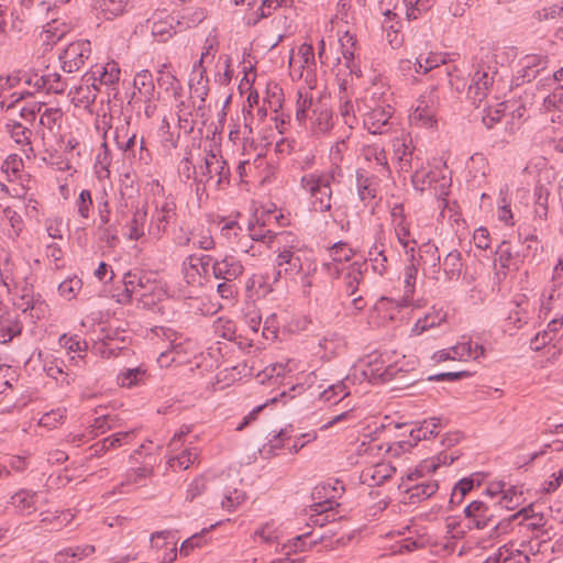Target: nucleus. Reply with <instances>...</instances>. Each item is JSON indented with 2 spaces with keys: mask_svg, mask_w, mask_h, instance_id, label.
I'll return each instance as SVG.
<instances>
[{
  "mask_svg": "<svg viewBox=\"0 0 563 563\" xmlns=\"http://www.w3.org/2000/svg\"><path fill=\"white\" fill-rule=\"evenodd\" d=\"M311 119L317 133L324 134L332 128V112L324 106L314 108Z\"/></svg>",
  "mask_w": 563,
  "mask_h": 563,
  "instance_id": "e433bc0d",
  "label": "nucleus"
},
{
  "mask_svg": "<svg viewBox=\"0 0 563 563\" xmlns=\"http://www.w3.org/2000/svg\"><path fill=\"white\" fill-rule=\"evenodd\" d=\"M294 241L295 236L292 235V239L284 240L280 245L276 246L275 280L282 277H294L301 272L311 274L317 268L314 262L305 256L302 252L294 245Z\"/></svg>",
  "mask_w": 563,
  "mask_h": 563,
  "instance_id": "f03ea898",
  "label": "nucleus"
},
{
  "mask_svg": "<svg viewBox=\"0 0 563 563\" xmlns=\"http://www.w3.org/2000/svg\"><path fill=\"white\" fill-rule=\"evenodd\" d=\"M395 157L401 172H409L412 167L413 147L411 141L406 142L405 139H395L393 142Z\"/></svg>",
  "mask_w": 563,
  "mask_h": 563,
  "instance_id": "c85d7f7f",
  "label": "nucleus"
},
{
  "mask_svg": "<svg viewBox=\"0 0 563 563\" xmlns=\"http://www.w3.org/2000/svg\"><path fill=\"white\" fill-rule=\"evenodd\" d=\"M519 240L526 246L523 256H537L538 252L542 249L538 236L533 233H523L519 231Z\"/></svg>",
  "mask_w": 563,
  "mask_h": 563,
  "instance_id": "680f3d73",
  "label": "nucleus"
},
{
  "mask_svg": "<svg viewBox=\"0 0 563 563\" xmlns=\"http://www.w3.org/2000/svg\"><path fill=\"white\" fill-rule=\"evenodd\" d=\"M463 268L462 255L457 250L446 254L442 262V269L446 280H456Z\"/></svg>",
  "mask_w": 563,
  "mask_h": 563,
  "instance_id": "473e14b6",
  "label": "nucleus"
},
{
  "mask_svg": "<svg viewBox=\"0 0 563 563\" xmlns=\"http://www.w3.org/2000/svg\"><path fill=\"white\" fill-rule=\"evenodd\" d=\"M183 23L173 15L162 18L158 15L152 21V34L158 42L168 41L174 34L177 33V27L181 30Z\"/></svg>",
  "mask_w": 563,
  "mask_h": 563,
  "instance_id": "6ab92c4d",
  "label": "nucleus"
},
{
  "mask_svg": "<svg viewBox=\"0 0 563 563\" xmlns=\"http://www.w3.org/2000/svg\"><path fill=\"white\" fill-rule=\"evenodd\" d=\"M133 86L144 101H150L153 99L155 86L151 71L141 70L137 73L134 77Z\"/></svg>",
  "mask_w": 563,
  "mask_h": 563,
  "instance_id": "2f4dec72",
  "label": "nucleus"
},
{
  "mask_svg": "<svg viewBox=\"0 0 563 563\" xmlns=\"http://www.w3.org/2000/svg\"><path fill=\"white\" fill-rule=\"evenodd\" d=\"M396 472V468L389 463H377L365 467L360 475L362 484L369 487H375L384 484Z\"/></svg>",
  "mask_w": 563,
  "mask_h": 563,
  "instance_id": "f3484780",
  "label": "nucleus"
},
{
  "mask_svg": "<svg viewBox=\"0 0 563 563\" xmlns=\"http://www.w3.org/2000/svg\"><path fill=\"white\" fill-rule=\"evenodd\" d=\"M76 207L80 217H82L84 219L89 218L90 210L92 207V198L91 192L89 190L84 189L80 191L76 200Z\"/></svg>",
  "mask_w": 563,
  "mask_h": 563,
  "instance_id": "69168bd1",
  "label": "nucleus"
},
{
  "mask_svg": "<svg viewBox=\"0 0 563 563\" xmlns=\"http://www.w3.org/2000/svg\"><path fill=\"white\" fill-rule=\"evenodd\" d=\"M184 277L189 285H201L205 275L197 263L190 262V255L183 265Z\"/></svg>",
  "mask_w": 563,
  "mask_h": 563,
  "instance_id": "49530a36",
  "label": "nucleus"
},
{
  "mask_svg": "<svg viewBox=\"0 0 563 563\" xmlns=\"http://www.w3.org/2000/svg\"><path fill=\"white\" fill-rule=\"evenodd\" d=\"M331 262L325 263L324 266L329 272H334L336 275L339 274V263L349 262L354 252L351 247L347 246L344 242L334 243L329 250Z\"/></svg>",
  "mask_w": 563,
  "mask_h": 563,
  "instance_id": "c756f323",
  "label": "nucleus"
},
{
  "mask_svg": "<svg viewBox=\"0 0 563 563\" xmlns=\"http://www.w3.org/2000/svg\"><path fill=\"white\" fill-rule=\"evenodd\" d=\"M42 86L53 93H63L66 90L67 84L63 80L62 76L57 73H51L41 77Z\"/></svg>",
  "mask_w": 563,
  "mask_h": 563,
  "instance_id": "09e8293b",
  "label": "nucleus"
},
{
  "mask_svg": "<svg viewBox=\"0 0 563 563\" xmlns=\"http://www.w3.org/2000/svg\"><path fill=\"white\" fill-rule=\"evenodd\" d=\"M445 319V316L435 314V316H426L423 319H419L412 328V332L417 335L423 333L424 331L432 329L437 325H440Z\"/></svg>",
  "mask_w": 563,
  "mask_h": 563,
  "instance_id": "13d9d810",
  "label": "nucleus"
},
{
  "mask_svg": "<svg viewBox=\"0 0 563 563\" xmlns=\"http://www.w3.org/2000/svg\"><path fill=\"white\" fill-rule=\"evenodd\" d=\"M341 104L339 107L340 115L343 119L344 124L349 130H352L354 125L357 123L356 115L354 113V106L351 99L347 96H341Z\"/></svg>",
  "mask_w": 563,
  "mask_h": 563,
  "instance_id": "8fccbe9b",
  "label": "nucleus"
},
{
  "mask_svg": "<svg viewBox=\"0 0 563 563\" xmlns=\"http://www.w3.org/2000/svg\"><path fill=\"white\" fill-rule=\"evenodd\" d=\"M300 186L309 196L310 210L313 212H331L332 187L319 177L318 172L305 174L300 179Z\"/></svg>",
  "mask_w": 563,
  "mask_h": 563,
  "instance_id": "20e7f679",
  "label": "nucleus"
},
{
  "mask_svg": "<svg viewBox=\"0 0 563 563\" xmlns=\"http://www.w3.org/2000/svg\"><path fill=\"white\" fill-rule=\"evenodd\" d=\"M150 279L141 271L128 272L123 277L124 292L122 294L121 302H128L134 295L143 296V289L146 288Z\"/></svg>",
  "mask_w": 563,
  "mask_h": 563,
  "instance_id": "412c9836",
  "label": "nucleus"
},
{
  "mask_svg": "<svg viewBox=\"0 0 563 563\" xmlns=\"http://www.w3.org/2000/svg\"><path fill=\"white\" fill-rule=\"evenodd\" d=\"M115 144L128 159L137 161L145 165L151 162V153L145 147L144 139L141 137L137 141L135 133L131 134L126 140L115 137Z\"/></svg>",
  "mask_w": 563,
  "mask_h": 563,
  "instance_id": "2eb2a0df",
  "label": "nucleus"
},
{
  "mask_svg": "<svg viewBox=\"0 0 563 563\" xmlns=\"http://www.w3.org/2000/svg\"><path fill=\"white\" fill-rule=\"evenodd\" d=\"M36 492L29 489H20L11 496V505L15 508L16 512L22 516H29L36 510Z\"/></svg>",
  "mask_w": 563,
  "mask_h": 563,
  "instance_id": "bb28decb",
  "label": "nucleus"
},
{
  "mask_svg": "<svg viewBox=\"0 0 563 563\" xmlns=\"http://www.w3.org/2000/svg\"><path fill=\"white\" fill-rule=\"evenodd\" d=\"M146 371L142 367L129 368L118 375V384L122 387H132L144 380Z\"/></svg>",
  "mask_w": 563,
  "mask_h": 563,
  "instance_id": "79ce46f5",
  "label": "nucleus"
},
{
  "mask_svg": "<svg viewBox=\"0 0 563 563\" xmlns=\"http://www.w3.org/2000/svg\"><path fill=\"white\" fill-rule=\"evenodd\" d=\"M362 279L360 266L353 264L344 275L345 289L349 296H354Z\"/></svg>",
  "mask_w": 563,
  "mask_h": 563,
  "instance_id": "6e6d98bb",
  "label": "nucleus"
},
{
  "mask_svg": "<svg viewBox=\"0 0 563 563\" xmlns=\"http://www.w3.org/2000/svg\"><path fill=\"white\" fill-rule=\"evenodd\" d=\"M454 461V456L452 454L448 453H440L435 460H429L424 461L422 464H420L418 467H416L413 471H410L407 476V482H413L417 481L426 473L434 472L441 464L443 465H450Z\"/></svg>",
  "mask_w": 563,
  "mask_h": 563,
  "instance_id": "a878e982",
  "label": "nucleus"
},
{
  "mask_svg": "<svg viewBox=\"0 0 563 563\" xmlns=\"http://www.w3.org/2000/svg\"><path fill=\"white\" fill-rule=\"evenodd\" d=\"M118 223L98 224L97 230L100 241L104 242L108 246H113L119 241L118 238Z\"/></svg>",
  "mask_w": 563,
  "mask_h": 563,
  "instance_id": "5fc2aeb1",
  "label": "nucleus"
},
{
  "mask_svg": "<svg viewBox=\"0 0 563 563\" xmlns=\"http://www.w3.org/2000/svg\"><path fill=\"white\" fill-rule=\"evenodd\" d=\"M563 320L562 319H553L548 323L547 330L542 333H538L531 340V347L534 350H540L542 346L547 345L551 341H553L556 332L562 328Z\"/></svg>",
  "mask_w": 563,
  "mask_h": 563,
  "instance_id": "c9c22d12",
  "label": "nucleus"
},
{
  "mask_svg": "<svg viewBox=\"0 0 563 563\" xmlns=\"http://www.w3.org/2000/svg\"><path fill=\"white\" fill-rule=\"evenodd\" d=\"M298 62L300 63L299 68L301 71L299 76H302V71H313L316 67L314 52L311 44L303 43L298 48Z\"/></svg>",
  "mask_w": 563,
  "mask_h": 563,
  "instance_id": "c03bdc74",
  "label": "nucleus"
},
{
  "mask_svg": "<svg viewBox=\"0 0 563 563\" xmlns=\"http://www.w3.org/2000/svg\"><path fill=\"white\" fill-rule=\"evenodd\" d=\"M356 190L358 199L364 206L372 205L377 198L378 178L374 175H368L363 169H358L356 172Z\"/></svg>",
  "mask_w": 563,
  "mask_h": 563,
  "instance_id": "a211bd4d",
  "label": "nucleus"
},
{
  "mask_svg": "<svg viewBox=\"0 0 563 563\" xmlns=\"http://www.w3.org/2000/svg\"><path fill=\"white\" fill-rule=\"evenodd\" d=\"M176 218V203L174 198L164 195L162 188V202L155 203V211L151 217L147 233L154 240H159L166 232L168 224Z\"/></svg>",
  "mask_w": 563,
  "mask_h": 563,
  "instance_id": "423d86ee",
  "label": "nucleus"
},
{
  "mask_svg": "<svg viewBox=\"0 0 563 563\" xmlns=\"http://www.w3.org/2000/svg\"><path fill=\"white\" fill-rule=\"evenodd\" d=\"M526 512L527 509L522 508L516 514L503 517L498 505H495L494 501L487 503L484 500H474L464 509L470 527L475 529L490 528L489 539H498L507 534L511 530L512 521Z\"/></svg>",
  "mask_w": 563,
  "mask_h": 563,
  "instance_id": "f257e3e1",
  "label": "nucleus"
},
{
  "mask_svg": "<svg viewBox=\"0 0 563 563\" xmlns=\"http://www.w3.org/2000/svg\"><path fill=\"white\" fill-rule=\"evenodd\" d=\"M313 100L312 97L307 92L303 93L298 91V99L296 102V119L298 122H303L308 117V110L312 107Z\"/></svg>",
  "mask_w": 563,
  "mask_h": 563,
  "instance_id": "052dcab7",
  "label": "nucleus"
},
{
  "mask_svg": "<svg viewBox=\"0 0 563 563\" xmlns=\"http://www.w3.org/2000/svg\"><path fill=\"white\" fill-rule=\"evenodd\" d=\"M120 68L115 62H109L102 67L96 66L90 74L85 75V80L89 82L92 80V87L97 89V81L100 85L110 86L119 81Z\"/></svg>",
  "mask_w": 563,
  "mask_h": 563,
  "instance_id": "aec40b11",
  "label": "nucleus"
},
{
  "mask_svg": "<svg viewBox=\"0 0 563 563\" xmlns=\"http://www.w3.org/2000/svg\"><path fill=\"white\" fill-rule=\"evenodd\" d=\"M7 130L15 143L24 146L23 152L27 158L34 156V148L31 144L32 130L22 125L18 121H10L7 123Z\"/></svg>",
  "mask_w": 563,
  "mask_h": 563,
  "instance_id": "393cba45",
  "label": "nucleus"
},
{
  "mask_svg": "<svg viewBox=\"0 0 563 563\" xmlns=\"http://www.w3.org/2000/svg\"><path fill=\"white\" fill-rule=\"evenodd\" d=\"M147 221V210L145 206L136 207L131 216V219L126 221L125 235L131 241H140L145 238V224Z\"/></svg>",
  "mask_w": 563,
  "mask_h": 563,
  "instance_id": "4be33fe9",
  "label": "nucleus"
},
{
  "mask_svg": "<svg viewBox=\"0 0 563 563\" xmlns=\"http://www.w3.org/2000/svg\"><path fill=\"white\" fill-rule=\"evenodd\" d=\"M495 56V54L487 52L475 65L467 89V97L476 106H479L494 89L498 73Z\"/></svg>",
  "mask_w": 563,
  "mask_h": 563,
  "instance_id": "7ed1b4c3",
  "label": "nucleus"
},
{
  "mask_svg": "<svg viewBox=\"0 0 563 563\" xmlns=\"http://www.w3.org/2000/svg\"><path fill=\"white\" fill-rule=\"evenodd\" d=\"M266 217L267 219H263V217L260 218L255 216L254 221H250L249 235L252 241L265 243L269 249H276V246L280 245L284 240L292 239V234L290 232L282 231L274 233L272 229L268 228V222L272 218L277 220V217L271 213Z\"/></svg>",
  "mask_w": 563,
  "mask_h": 563,
  "instance_id": "0eeeda50",
  "label": "nucleus"
},
{
  "mask_svg": "<svg viewBox=\"0 0 563 563\" xmlns=\"http://www.w3.org/2000/svg\"><path fill=\"white\" fill-rule=\"evenodd\" d=\"M283 5H285L284 0H263L255 11L256 19L253 21V24H256L261 19L271 16L274 11Z\"/></svg>",
  "mask_w": 563,
  "mask_h": 563,
  "instance_id": "e2e57ef3",
  "label": "nucleus"
},
{
  "mask_svg": "<svg viewBox=\"0 0 563 563\" xmlns=\"http://www.w3.org/2000/svg\"><path fill=\"white\" fill-rule=\"evenodd\" d=\"M63 111L59 108H49L44 104L40 112V125L53 131L55 126H60Z\"/></svg>",
  "mask_w": 563,
  "mask_h": 563,
  "instance_id": "a19ab883",
  "label": "nucleus"
},
{
  "mask_svg": "<svg viewBox=\"0 0 563 563\" xmlns=\"http://www.w3.org/2000/svg\"><path fill=\"white\" fill-rule=\"evenodd\" d=\"M81 287H82L81 279L74 276L71 278H67L64 282H62L58 286V291H59L60 296L70 300L76 297V295L81 289Z\"/></svg>",
  "mask_w": 563,
  "mask_h": 563,
  "instance_id": "864d4df0",
  "label": "nucleus"
},
{
  "mask_svg": "<svg viewBox=\"0 0 563 563\" xmlns=\"http://www.w3.org/2000/svg\"><path fill=\"white\" fill-rule=\"evenodd\" d=\"M523 501L525 497L521 488L506 485L499 499L494 503L500 507L501 512L503 510H515L521 506Z\"/></svg>",
  "mask_w": 563,
  "mask_h": 563,
  "instance_id": "cd10ccee",
  "label": "nucleus"
},
{
  "mask_svg": "<svg viewBox=\"0 0 563 563\" xmlns=\"http://www.w3.org/2000/svg\"><path fill=\"white\" fill-rule=\"evenodd\" d=\"M498 553H501L499 556L500 563H529L530 561L529 556L520 551L511 552L508 549L500 548Z\"/></svg>",
  "mask_w": 563,
  "mask_h": 563,
  "instance_id": "774afa93",
  "label": "nucleus"
},
{
  "mask_svg": "<svg viewBox=\"0 0 563 563\" xmlns=\"http://www.w3.org/2000/svg\"><path fill=\"white\" fill-rule=\"evenodd\" d=\"M115 417L110 415L96 418L91 424V432L93 433V437H98L109 430H112L115 427Z\"/></svg>",
  "mask_w": 563,
  "mask_h": 563,
  "instance_id": "0e129e2a",
  "label": "nucleus"
},
{
  "mask_svg": "<svg viewBox=\"0 0 563 563\" xmlns=\"http://www.w3.org/2000/svg\"><path fill=\"white\" fill-rule=\"evenodd\" d=\"M394 109L389 104L377 106L364 115V126L372 134H384L393 125Z\"/></svg>",
  "mask_w": 563,
  "mask_h": 563,
  "instance_id": "ddd939ff",
  "label": "nucleus"
},
{
  "mask_svg": "<svg viewBox=\"0 0 563 563\" xmlns=\"http://www.w3.org/2000/svg\"><path fill=\"white\" fill-rule=\"evenodd\" d=\"M214 526L211 525L210 528L208 529H202L201 532L199 533H195L194 536H191L190 538L186 539L181 545H180V549H179V554L181 556H187L190 554V552L195 549V548H199L201 547L203 543H206V539H205V534L210 530L212 529Z\"/></svg>",
  "mask_w": 563,
  "mask_h": 563,
  "instance_id": "3c124183",
  "label": "nucleus"
},
{
  "mask_svg": "<svg viewBox=\"0 0 563 563\" xmlns=\"http://www.w3.org/2000/svg\"><path fill=\"white\" fill-rule=\"evenodd\" d=\"M549 58L547 55L528 54L519 60V69L515 77L516 85L530 82L548 67Z\"/></svg>",
  "mask_w": 563,
  "mask_h": 563,
  "instance_id": "f8f14e48",
  "label": "nucleus"
},
{
  "mask_svg": "<svg viewBox=\"0 0 563 563\" xmlns=\"http://www.w3.org/2000/svg\"><path fill=\"white\" fill-rule=\"evenodd\" d=\"M134 435V430L115 432L92 444L89 448L90 457H101L111 450L128 445L133 441Z\"/></svg>",
  "mask_w": 563,
  "mask_h": 563,
  "instance_id": "4468645a",
  "label": "nucleus"
},
{
  "mask_svg": "<svg viewBox=\"0 0 563 563\" xmlns=\"http://www.w3.org/2000/svg\"><path fill=\"white\" fill-rule=\"evenodd\" d=\"M199 169L201 175L200 183H213L217 189H220L224 183L229 184L230 168L227 162L212 152L206 155L205 164Z\"/></svg>",
  "mask_w": 563,
  "mask_h": 563,
  "instance_id": "1a4fd4ad",
  "label": "nucleus"
},
{
  "mask_svg": "<svg viewBox=\"0 0 563 563\" xmlns=\"http://www.w3.org/2000/svg\"><path fill=\"white\" fill-rule=\"evenodd\" d=\"M538 89H551L553 87H563V67L554 71L551 76L541 78L537 84Z\"/></svg>",
  "mask_w": 563,
  "mask_h": 563,
  "instance_id": "338daca9",
  "label": "nucleus"
},
{
  "mask_svg": "<svg viewBox=\"0 0 563 563\" xmlns=\"http://www.w3.org/2000/svg\"><path fill=\"white\" fill-rule=\"evenodd\" d=\"M245 493L239 489L228 490L221 501V507L228 511H234L245 500Z\"/></svg>",
  "mask_w": 563,
  "mask_h": 563,
  "instance_id": "bf43d9fd",
  "label": "nucleus"
},
{
  "mask_svg": "<svg viewBox=\"0 0 563 563\" xmlns=\"http://www.w3.org/2000/svg\"><path fill=\"white\" fill-rule=\"evenodd\" d=\"M479 483L475 484V479L472 477H465L460 479L453 487L451 494V501H454L456 496L460 495V499H456V505L461 504L464 497Z\"/></svg>",
  "mask_w": 563,
  "mask_h": 563,
  "instance_id": "603ef678",
  "label": "nucleus"
},
{
  "mask_svg": "<svg viewBox=\"0 0 563 563\" xmlns=\"http://www.w3.org/2000/svg\"><path fill=\"white\" fill-rule=\"evenodd\" d=\"M394 231L407 256L413 257L416 241L411 239L409 223L407 221L394 223Z\"/></svg>",
  "mask_w": 563,
  "mask_h": 563,
  "instance_id": "f704fd0d",
  "label": "nucleus"
},
{
  "mask_svg": "<svg viewBox=\"0 0 563 563\" xmlns=\"http://www.w3.org/2000/svg\"><path fill=\"white\" fill-rule=\"evenodd\" d=\"M58 343L62 347L67 350L68 353H85L88 345L86 341L80 340L77 335H67L63 334ZM78 357H84V355L78 354Z\"/></svg>",
  "mask_w": 563,
  "mask_h": 563,
  "instance_id": "a18cd8bd",
  "label": "nucleus"
},
{
  "mask_svg": "<svg viewBox=\"0 0 563 563\" xmlns=\"http://www.w3.org/2000/svg\"><path fill=\"white\" fill-rule=\"evenodd\" d=\"M400 487H405L408 503L417 504L433 496L439 489V484L437 481L429 479L412 486L401 483Z\"/></svg>",
  "mask_w": 563,
  "mask_h": 563,
  "instance_id": "5701e85b",
  "label": "nucleus"
},
{
  "mask_svg": "<svg viewBox=\"0 0 563 563\" xmlns=\"http://www.w3.org/2000/svg\"><path fill=\"white\" fill-rule=\"evenodd\" d=\"M176 113L178 117V124L187 133L194 130L192 107L189 101L179 100L176 103Z\"/></svg>",
  "mask_w": 563,
  "mask_h": 563,
  "instance_id": "ea45409f",
  "label": "nucleus"
},
{
  "mask_svg": "<svg viewBox=\"0 0 563 563\" xmlns=\"http://www.w3.org/2000/svg\"><path fill=\"white\" fill-rule=\"evenodd\" d=\"M244 272L241 261L233 255H225L212 263V273L217 279L235 282Z\"/></svg>",
  "mask_w": 563,
  "mask_h": 563,
  "instance_id": "dca6fc26",
  "label": "nucleus"
},
{
  "mask_svg": "<svg viewBox=\"0 0 563 563\" xmlns=\"http://www.w3.org/2000/svg\"><path fill=\"white\" fill-rule=\"evenodd\" d=\"M198 452L196 449H186L180 454L170 456L168 464L172 468L187 470L190 465L195 464L198 460Z\"/></svg>",
  "mask_w": 563,
  "mask_h": 563,
  "instance_id": "37998d69",
  "label": "nucleus"
},
{
  "mask_svg": "<svg viewBox=\"0 0 563 563\" xmlns=\"http://www.w3.org/2000/svg\"><path fill=\"white\" fill-rule=\"evenodd\" d=\"M411 181L417 190L424 191L430 189L435 197H445L449 195L451 178L446 175L445 167H421L417 169Z\"/></svg>",
  "mask_w": 563,
  "mask_h": 563,
  "instance_id": "39448f33",
  "label": "nucleus"
},
{
  "mask_svg": "<svg viewBox=\"0 0 563 563\" xmlns=\"http://www.w3.org/2000/svg\"><path fill=\"white\" fill-rule=\"evenodd\" d=\"M358 368L362 375L368 382H387L393 379L397 374L395 365L386 364L382 355L371 354L366 358L360 361Z\"/></svg>",
  "mask_w": 563,
  "mask_h": 563,
  "instance_id": "9d476101",
  "label": "nucleus"
},
{
  "mask_svg": "<svg viewBox=\"0 0 563 563\" xmlns=\"http://www.w3.org/2000/svg\"><path fill=\"white\" fill-rule=\"evenodd\" d=\"M290 441V435L286 430H280L277 434H275L267 444L263 446L262 452L268 454H275V452L279 449L286 448L287 442Z\"/></svg>",
  "mask_w": 563,
  "mask_h": 563,
  "instance_id": "4d7b16f0",
  "label": "nucleus"
},
{
  "mask_svg": "<svg viewBox=\"0 0 563 563\" xmlns=\"http://www.w3.org/2000/svg\"><path fill=\"white\" fill-rule=\"evenodd\" d=\"M91 45L89 41H77L70 43L60 54L62 69L65 73L78 71L89 58Z\"/></svg>",
  "mask_w": 563,
  "mask_h": 563,
  "instance_id": "9b49d317",
  "label": "nucleus"
},
{
  "mask_svg": "<svg viewBox=\"0 0 563 563\" xmlns=\"http://www.w3.org/2000/svg\"><path fill=\"white\" fill-rule=\"evenodd\" d=\"M22 332V324L16 318L0 319V343L5 344L20 335Z\"/></svg>",
  "mask_w": 563,
  "mask_h": 563,
  "instance_id": "58836bf2",
  "label": "nucleus"
},
{
  "mask_svg": "<svg viewBox=\"0 0 563 563\" xmlns=\"http://www.w3.org/2000/svg\"><path fill=\"white\" fill-rule=\"evenodd\" d=\"M563 16V1L549 7L541 8L533 13V19L538 22L560 19Z\"/></svg>",
  "mask_w": 563,
  "mask_h": 563,
  "instance_id": "de8ad7c7",
  "label": "nucleus"
},
{
  "mask_svg": "<svg viewBox=\"0 0 563 563\" xmlns=\"http://www.w3.org/2000/svg\"><path fill=\"white\" fill-rule=\"evenodd\" d=\"M543 98L541 110L551 115L552 122L563 120V87H553Z\"/></svg>",
  "mask_w": 563,
  "mask_h": 563,
  "instance_id": "b1692460",
  "label": "nucleus"
},
{
  "mask_svg": "<svg viewBox=\"0 0 563 563\" xmlns=\"http://www.w3.org/2000/svg\"><path fill=\"white\" fill-rule=\"evenodd\" d=\"M349 378L342 379L336 384L328 386L321 394L320 399L324 402H334L341 401L346 396L350 395V389L347 386Z\"/></svg>",
  "mask_w": 563,
  "mask_h": 563,
  "instance_id": "72a5a7b5",
  "label": "nucleus"
},
{
  "mask_svg": "<svg viewBox=\"0 0 563 563\" xmlns=\"http://www.w3.org/2000/svg\"><path fill=\"white\" fill-rule=\"evenodd\" d=\"M438 104L439 98L434 88L422 93L417 100L416 109L409 115L410 124L420 128L434 126L437 123L435 112Z\"/></svg>",
  "mask_w": 563,
  "mask_h": 563,
  "instance_id": "6e6552de",
  "label": "nucleus"
},
{
  "mask_svg": "<svg viewBox=\"0 0 563 563\" xmlns=\"http://www.w3.org/2000/svg\"><path fill=\"white\" fill-rule=\"evenodd\" d=\"M327 484H330V488L328 490L329 496H327V499L312 504V509L318 511V514L325 512L327 510H333L335 507H338L339 504L335 501V499L340 498L344 492V486L339 479L328 482Z\"/></svg>",
  "mask_w": 563,
  "mask_h": 563,
  "instance_id": "7c9ffc66",
  "label": "nucleus"
},
{
  "mask_svg": "<svg viewBox=\"0 0 563 563\" xmlns=\"http://www.w3.org/2000/svg\"><path fill=\"white\" fill-rule=\"evenodd\" d=\"M445 55L440 53H430L427 57L419 55L416 57L415 71L427 74L433 68H438L440 65L445 64Z\"/></svg>",
  "mask_w": 563,
  "mask_h": 563,
  "instance_id": "4c0bfd02",
  "label": "nucleus"
}]
</instances>
